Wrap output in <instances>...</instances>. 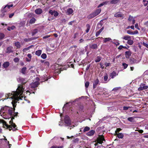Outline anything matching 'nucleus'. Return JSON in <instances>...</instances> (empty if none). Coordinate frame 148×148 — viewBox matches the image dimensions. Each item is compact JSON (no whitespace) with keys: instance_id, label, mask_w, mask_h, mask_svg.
<instances>
[{"instance_id":"nucleus-1","label":"nucleus","mask_w":148,"mask_h":148,"mask_svg":"<svg viewBox=\"0 0 148 148\" xmlns=\"http://www.w3.org/2000/svg\"><path fill=\"white\" fill-rule=\"evenodd\" d=\"M24 90V88H23L22 85L21 84L18 85V88L16 91L13 92V93H8V96L9 97L12 95V96L11 97V98L13 99V101H18L19 99H22V98H23V97L22 96L21 98L20 96H18L20 94L21 95L23 93Z\"/></svg>"},{"instance_id":"nucleus-2","label":"nucleus","mask_w":148,"mask_h":148,"mask_svg":"<svg viewBox=\"0 0 148 148\" xmlns=\"http://www.w3.org/2000/svg\"><path fill=\"white\" fill-rule=\"evenodd\" d=\"M13 4H7L5 6H3L1 10L0 17L3 18L7 14V12L9 11L10 7L13 6Z\"/></svg>"},{"instance_id":"nucleus-3","label":"nucleus","mask_w":148,"mask_h":148,"mask_svg":"<svg viewBox=\"0 0 148 148\" xmlns=\"http://www.w3.org/2000/svg\"><path fill=\"white\" fill-rule=\"evenodd\" d=\"M10 123L11 124L10 125H7L6 123H3V126L4 128H6L8 129L9 128H11L12 127H13L14 128H15V127L16 126V125L14 123H13L12 121L11 120L10 121Z\"/></svg>"},{"instance_id":"nucleus-4","label":"nucleus","mask_w":148,"mask_h":148,"mask_svg":"<svg viewBox=\"0 0 148 148\" xmlns=\"http://www.w3.org/2000/svg\"><path fill=\"white\" fill-rule=\"evenodd\" d=\"M64 123H65L64 125L66 126H70L71 124V122L70 119L68 116L66 115L64 118Z\"/></svg>"},{"instance_id":"nucleus-5","label":"nucleus","mask_w":148,"mask_h":148,"mask_svg":"<svg viewBox=\"0 0 148 148\" xmlns=\"http://www.w3.org/2000/svg\"><path fill=\"white\" fill-rule=\"evenodd\" d=\"M148 88V86L144 84H141L140 85V87L138 88L139 91L145 90Z\"/></svg>"},{"instance_id":"nucleus-6","label":"nucleus","mask_w":148,"mask_h":148,"mask_svg":"<svg viewBox=\"0 0 148 148\" xmlns=\"http://www.w3.org/2000/svg\"><path fill=\"white\" fill-rule=\"evenodd\" d=\"M121 130H116L115 131V135H116L119 138H122L123 137V135L122 133H119Z\"/></svg>"},{"instance_id":"nucleus-7","label":"nucleus","mask_w":148,"mask_h":148,"mask_svg":"<svg viewBox=\"0 0 148 148\" xmlns=\"http://www.w3.org/2000/svg\"><path fill=\"white\" fill-rule=\"evenodd\" d=\"M13 47L12 46H9L7 47L5 52L9 54L13 52Z\"/></svg>"},{"instance_id":"nucleus-8","label":"nucleus","mask_w":148,"mask_h":148,"mask_svg":"<svg viewBox=\"0 0 148 148\" xmlns=\"http://www.w3.org/2000/svg\"><path fill=\"white\" fill-rule=\"evenodd\" d=\"M103 141H105V140L103 135L102 136L99 137L97 140V143L101 144H102V143H103Z\"/></svg>"},{"instance_id":"nucleus-9","label":"nucleus","mask_w":148,"mask_h":148,"mask_svg":"<svg viewBox=\"0 0 148 148\" xmlns=\"http://www.w3.org/2000/svg\"><path fill=\"white\" fill-rule=\"evenodd\" d=\"M9 107L5 106V107H3L2 108H1V110L0 111V114H1V112H2L3 113H4L5 112L7 111L9 109Z\"/></svg>"},{"instance_id":"nucleus-10","label":"nucleus","mask_w":148,"mask_h":148,"mask_svg":"<svg viewBox=\"0 0 148 148\" xmlns=\"http://www.w3.org/2000/svg\"><path fill=\"white\" fill-rule=\"evenodd\" d=\"M95 133V131L94 130H90V131L86 133V135L88 136H93Z\"/></svg>"},{"instance_id":"nucleus-11","label":"nucleus","mask_w":148,"mask_h":148,"mask_svg":"<svg viewBox=\"0 0 148 148\" xmlns=\"http://www.w3.org/2000/svg\"><path fill=\"white\" fill-rule=\"evenodd\" d=\"M114 15L115 17L117 18L122 17V18H123V14L120 13V12H118L117 13H116L114 14Z\"/></svg>"},{"instance_id":"nucleus-12","label":"nucleus","mask_w":148,"mask_h":148,"mask_svg":"<svg viewBox=\"0 0 148 148\" xmlns=\"http://www.w3.org/2000/svg\"><path fill=\"white\" fill-rule=\"evenodd\" d=\"M35 13L37 14H40L42 12V10L41 8H37L35 10Z\"/></svg>"},{"instance_id":"nucleus-13","label":"nucleus","mask_w":148,"mask_h":148,"mask_svg":"<svg viewBox=\"0 0 148 148\" xmlns=\"http://www.w3.org/2000/svg\"><path fill=\"white\" fill-rule=\"evenodd\" d=\"M99 83V80L98 79H97L94 82L93 84V88L95 89L97 87V85Z\"/></svg>"},{"instance_id":"nucleus-14","label":"nucleus","mask_w":148,"mask_h":148,"mask_svg":"<svg viewBox=\"0 0 148 148\" xmlns=\"http://www.w3.org/2000/svg\"><path fill=\"white\" fill-rule=\"evenodd\" d=\"M131 52L130 51H127L125 52V57L127 58H129L130 56L131 55Z\"/></svg>"},{"instance_id":"nucleus-15","label":"nucleus","mask_w":148,"mask_h":148,"mask_svg":"<svg viewBox=\"0 0 148 148\" xmlns=\"http://www.w3.org/2000/svg\"><path fill=\"white\" fill-rule=\"evenodd\" d=\"M96 16L95 15V14H94V12H93L92 13L89 14L87 18L89 19H90L92 18H93L94 17H95Z\"/></svg>"},{"instance_id":"nucleus-16","label":"nucleus","mask_w":148,"mask_h":148,"mask_svg":"<svg viewBox=\"0 0 148 148\" xmlns=\"http://www.w3.org/2000/svg\"><path fill=\"white\" fill-rule=\"evenodd\" d=\"M8 114L10 115L11 117V116H13V110L12 108H10L8 110Z\"/></svg>"},{"instance_id":"nucleus-17","label":"nucleus","mask_w":148,"mask_h":148,"mask_svg":"<svg viewBox=\"0 0 148 148\" xmlns=\"http://www.w3.org/2000/svg\"><path fill=\"white\" fill-rule=\"evenodd\" d=\"M117 75V74H116V72L113 71L110 74V76L112 78H113Z\"/></svg>"},{"instance_id":"nucleus-18","label":"nucleus","mask_w":148,"mask_h":148,"mask_svg":"<svg viewBox=\"0 0 148 148\" xmlns=\"http://www.w3.org/2000/svg\"><path fill=\"white\" fill-rule=\"evenodd\" d=\"M10 65L9 62H5L3 64V66L4 68H7Z\"/></svg>"},{"instance_id":"nucleus-19","label":"nucleus","mask_w":148,"mask_h":148,"mask_svg":"<svg viewBox=\"0 0 148 148\" xmlns=\"http://www.w3.org/2000/svg\"><path fill=\"white\" fill-rule=\"evenodd\" d=\"M101 10V9L100 8H99L97 9L93 12L95 14L96 16L98 15L100 12Z\"/></svg>"},{"instance_id":"nucleus-20","label":"nucleus","mask_w":148,"mask_h":148,"mask_svg":"<svg viewBox=\"0 0 148 148\" xmlns=\"http://www.w3.org/2000/svg\"><path fill=\"white\" fill-rule=\"evenodd\" d=\"M73 10L72 8H68L66 11V13L67 14H71L72 13Z\"/></svg>"},{"instance_id":"nucleus-21","label":"nucleus","mask_w":148,"mask_h":148,"mask_svg":"<svg viewBox=\"0 0 148 148\" xmlns=\"http://www.w3.org/2000/svg\"><path fill=\"white\" fill-rule=\"evenodd\" d=\"M120 0H112L110 1V3L112 4H115L119 2Z\"/></svg>"},{"instance_id":"nucleus-22","label":"nucleus","mask_w":148,"mask_h":148,"mask_svg":"<svg viewBox=\"0 0 148 148\" xmlns=\"http://www.w3.org/2000/svg\"><path fill=\"white\" fill-rule=\"evenodd\" d=\"M122 39L128 41L130 39H131V37L128 35L125 36L122 38Z\"/></svg>"},{"instance_id":"nucleus-23","label":"nucleus","mask_w":148,"mask_h":148,"mask_svg":"<svg viewBox=\"0 0 148 148\" xmlns=\"http://www.w3.org/2000/svg\"><path fill=\"white\" fill-rule=\"evenodd\" d=\"M42 53L41 50H38L36 51L35 54L38 56H40Z\"/></svg>"},{"instance_id":"nucleus-24","label":"nucleus","mask_w":148,"mask_h":148,"mask_svg":"<svg viewBox=\"0 0 148 148\" xmlns=\"http://www.w3.org/2000/svg\"><path fill=\"white\" fill-rule=\"evenodd\" d=\"M108 75L107 74H106L104 76V80L105 82H104V83H106L108 82L107 81L108 79Z\"/></svg>"},{"instance_id":"nucleus-25","label":"nucleus","mask_w":148,"mask_h":148,"mask_svg":"<svg viewBox=\"0 0 148 148\" xmlns=\"http://www.w3.org/2000/svg\"><path fill=\"white\" fill-rule=\"evenodd\" d=\"M27 68L26 67H24L21 70V72L23 74H25L26 73V70Z\"/></svg>"},{"instance_id":"nucleus-26","label":"nucleus","mask_w":148,"mask_h":148,"mask_svg":"<svg viewBox=\"0 0 148 148\" xmlns=\"http://www.w3.org/2000/svg\"><path fill=\"white\" fill-rule=\"evenodd\" d=\"M86 33H88V32L89 31V30L90 29V25L88 24H87L86 25Z\"/></svg>"},{"instance_id":"nucleus-27","label":"nucleus","mask_w":148,"mask_h":148,"mask_svg":"<svg viewBox=\"0 0 148 148\" xmlns=\"http://www.w3.org/2000/svg\"><path fill=\"white\" fill-rule=\"evenodd\" d=\"M16 103H17V101H12V103L13 105V106L14 108V109H13V110L14 111V110H15V107H16Z\"/></svg>"},{"instance_id":"nucleus-28","label":"nucleus","mask_w":148,"mask_h":148,"mask_svg":"<svg viewBox=\"0 0 148 148\" xmlns=\"http://www.w3.org/2000/svg\"><path fill=\"white\" fill-rule=\"evenodd\" d=\"M135 131H138L137 132L134 133L135 134H140L142 133L143 132V130H135Z\"/></svg>"},{"instance_id":"nucleus-29","label":"nucleus","mask_w":148,"mask_h":148,"mask_svg":"<svg viewBox=\"0 0 148 148\" xmlns=\"http://www.w3.org/2000/svg\"><path fill=\"white\" fill-rule=\"evenodd\" d=\"M15 46L17 48H20L21 47V45L20 42H15L14 43Z\"/></svg>"},{"instance_id":"nucleus-30","label":"nucleus","mask_w":148,"mask_h":148,"mask_svg":"<svg viewBox=\"0 0 148 148\" xmlns=\"http://www.w3.org/2000/svg\"><path fill=\"white\" fill-rule=\"evenodd\" d=\"M134 43L133 40L130 39L127 41V43L130 45H132Z\"/></svg>"},{"instance_id":"nucleus-31","label":"nucleus","mask_w":148,"mask_h":148,"mask_svg":"<svg viewBox=\"0 0 148 148\" xmlns=\"http://www.w3.org/2000/svg\"><path fill=\"white\" fill-rule=\"evenodd\" d=\"M112 40L111 38H104L103 43H105L108 41H109Z\"/></svg>"},{"instance_id":"nucleus-32","label":"nucleus","mask_w":148,"mask_h":148,"mask_svg":"<svg viewBox=\"0 0 148 148\" xmlns=\"http://www.w3.org/2000/svg\"><path fill=\"white\" fill-rule=\"evenodd\" d=\"M36 21V19L34 18H32L30 21L29 23L30 24H32L34 23Z\"/></svg>"},{"instance_id":"nucleus-33","label":"nucleus","mask_w":148,"mask_h":148,"mask_svg":"<svg viewBox=\"0 0 148 148\" xmlns=\"http://www.w3.org/2000/svg\"><path fill=\"white\" fill-rule=\"evenodd\" d=\"M134 117H129L127 119V120L132 122H134Z\"/></svg>"},{"instance_id":"nucleus-34","label":"nucleus","mask_w":148,"mask_h":148,"mask_svg":"<svg viewBox=\"0 0 148 148\" xmlns=\"http://www.w3.org/2000/svg\"><path fill=\"white\" fill-rule=\"evenodd\" d=\"M91 48L93 49H97V44H93L91 46Z\"/></svg>"},{"instance_id":"nucleus-35","label":"nucleus","mask_w":148,"mask_h":148,"mask_svg":"<svg viewBox=\"0 0 148 148\" xmlns=\"http://www.w3.org/2000/svg\"><path fill=\"white\" fill-rule=\"evenodd\" d=\"M114 42H113V43L116 46L119 45H120V43L118 40H114Z\"/></svg>"},{"instance_id":"nucleus-36","label":"nucleus","mask_w":148,"mask_h":148,"mask_svg":"<svg viewBox=\"0 0 148 148\" xmlns=\"http://www.w3.org/2000/svg\"><path fill=\"white\" fill-rule=\"evenodd\" d=\"M130 62L131 64H134L136 63V60L134 58L130 59Z\"/></svg>"},{"instance_id":"nucleus-37","label":"nucleus","mask_w":148,"mask_h":148,"mask_svg":"<svg viewBox=\"0 0 148 148\" xmlns=\"http://www.w3.org/2000/svg\"><path fill=\"white\" fill-rule=\"evenodd\" d=\"M101 60V57L100 56H98L96 59H95V61L96 62H99Z\"/></svg>"},{"instance_id":"nucleus-38","label":"nucleus","mask_w":148,"mask_h":148,"mask_svg":"<svg viewBox=\"0 0 148 148\" xmlns=\"http://www.w3.org/2000/svg\"><path fill=\"white\" fill-rule=\"evenodd\" d=\"M15 28V26H12L11 27H8L7 28V29L8 30L10 31L11 29L13 30Z\"/></svg>"},{"instance_id":"nucleus-39","label":"nucleus","mask_w":148,"mask_h":148,"mask_svg":"<svg viewBox=\"0 0 148 148\" xmlns=\"http://www.w3.org/2000/svg\"><path fill=\"white\" fill-rule=\"evenodd\" d=\"M67 65L69 67L70 66H71V67L72 68H74V66L73 64L71 62H70L69 63H68Z\"/></svg>"},{"instance_id":"nucleus-40","label":"nucleus","mask_w":148,"mask_h":148,"mask_svg":"<svg viewBox=\"0 0 148 148\" xmlns=\"http://www.w3.org/2000/svg\"><path fill=\"white\" fill-rule=\"evenodd\" d=\"M47 56V55L45 53H43L42 54L41 57L42 58L45 59L46 58Z\"/></svg>"},{"instance_id":"nucleus-41","label":"nucleus","mask_w":148,"mask_h":148,"mask_svg":"<svg viewBox=\"0 0 148 148\" xmlns=\"http://www.w3.org/2000/svg\"><path fill=\"white\" fill-rule=\"evenodd\" d=\"M5 35L3 33H0V40L3 39Z\"/></svg>"},{"instance_id":"nucleus-42","label":"nucleus","mask_w":148,"mask_h":148,"mask_svg":"<svg viewBox=\"0 0 148 148\" xmlns=\"http://www.w3.org/2000/svg\"><path fill=\"white\" fill-rule=\"evenodd\" d=\"M62 146H53L51 147L50 148H63Z\"/></svg>"},{"instance_id":"nucleus-43","label":"nucleus","mask_w":148,"mask_h":148,"mask_svg":"<svg viewBox=\"0 0 148 148\" xmlns=\"http://www.w3.org/2000/svg\"><path fill=\"white\" fill-rule=\"evenodd\" d=\"M18 114V112L14 113V114H13V116H11V117H12L11 119H12V120L13 119H14V117H16H16L17 116V115Z\"/></svg>"},{"instance_id":"nucleus-44","label":"nucleus","mask_w":148,"mask_h":148,"mask_svg":"<svg viewBox=\"0 0 148 148\" xmlns=\"http://www.w3.org/2000/svg\"><path fill=\"white\" fill-rule=\"evenodd\" d=\"M89 82H86L85 83V86L86 88H87L89 86Z\"/></svg>"},{"instance_id":"nucleus-45","label":"nucleus","mask_w":148,"mask_h":148,"mask_svg":"<svg viewBox=\"0 0 148 148\" xmlns=\"http://www.w3.org/2000/svg\"><path fill=\"white\" fill-rule=\"evenodd\" d=\"M37 33V30L35 29L32 32V36H34Z\"/></svg>"},{"instance_id":"nucleus-46","label":"nucleus","mask_w":148,"mask_h":148,"mask_svg":"<svg viewBox=\"0 0 148 148\" xmlns=\"http://www.w3.org/2000/svg\"><path fill=\"white\" fill-rule=\"evenodd\" d=\"M122 65L123 66L124 69H126L128 66V64L125 63L122 64Z\"/></svg>"},{"instance_id":"nucleus-47","label":"nucleus","mask_w":148,"mask_h":148,"mask_svg":"<svg viewBox=\"0 0 148 148\" xmlns=\"http://www.w3.org/2000/svg\"><path fill=\"white\" fill-rule=\"evenodd\" d=\"M102 24L100 23H99L97 24V25L96 28L97 29H99V28H100L102 26Z\"/></svg>"},{"instance_id":"nucleus-48","label":"nucleus","mask_w":148,"mask_h":148,"mask_svg":"<svg viewBox=\"0 0 148 148\" xmlns=\"http://www.w3.org/2000/svg\"><path fill=\"white\" fill-rule=\"evenodd\" d=\"M32 38H25L24 39V41L25 42H28L32 40Z\"/></svg>"},{"instance_id":"nucleus-49","label":"nucleus","mask_w":148,"mask_h":148,"mask_svg":"<svg viewBox=\"0 0 148 148\" xmlns=\"http://www.w3.org/2000/svg\"><path fill=\"white\" fill-rule=\"evenodd\" d=\"M127 33L128 34H134V32H131L130 30H128L127 31Z\"/></svg>"},{"instance_id":"nucleus-50","label":"nucleus","mask_w":148,"mask_h":148,"mask_svg":"<svg viewBox=\"0 0 148 148\" xmlns=\"http://www.w3.org/2000/svg\"><path fill=\"white\" fill-rule=\"evenodd\" d=\"M105 4V2H103L102 3H101L99 4L98 6V8L101 7V6Z\"/></svg>"},{"instance_id":"nucleus-51","label":"nucleus","mask_w":148,"mask_h":148,"mask_svg":"<svg viewBox=\"0 0 148 148\" xmlns=\"http://www.w3.org/2000/svg\"><path fill=\"white\" fill-rule=\"evenodd\" d=\"M19 59L17 58H15L14 59V61L15 62H17L19 61Z\"/></svg>"},{"instance_id":"nucleus-52","label":"nucleus","mask_w":148,"mask_h":148,"mask_svg":"<svg viewBox=\"0 0 148 148\" xmlns=\"http://www.w3.org/2000/svg\"><path fill=\"white\" fill-rule=\"evenodd\" d=\"M58 12H57L55 11L54 12V13L53 14L54 16L55 17H56V16H58Z\"/></svg>"},{"instance_id":"nucleus-53","label":"nucleus","mask_w":148,"mask_h":148,"mask_svg":"<svg viewBox=\"0 0 148 148\" xmlns=\"http://www.w3.org/2000/svg\"><path fill=\"white\" fill-rule=\"evenodd\" d=\"M133 19V16H131V15H130L129 16L128 20L129 21H130L132 20Z\"/></svg>"},{"instance_id":"nucleus-54","label":"nucleus","mask_w":148,"mask_h":148,"mask_svg":"<svg viewBox=\"0 0 148 148\" xmlns=\"http://www.w3.org/2000/svg\"><path fill=\"white\" fill-rule=\"evenodd\" d=\"M105 64V65L106 66V67L108 66H110L111 65V64L110 63H106V62Z\"/></svg>"},{"instance_id":"nucleus-55","label":"nucleus","mask_w":148,"mask_h":148,"mask_svg":"<svg viewBox=\"0 0 148 148\" xmlns=\"http://www.w3.org/2000/svg\"><path fill=\"white\" fill-rule=\"evenodd\" d=\"M130 108V107H127V106H124L123 107V110H127L129 108Z\"/></svg>"},{"instance_id":"nucleus-56","label":"nucleus","mask_w":148,"mask_h":148,"mask_svg":"<svg viewBox=\"0 0 148 148\" xmlns=\"http://www.w3.org/2000/svg\"><path fill=\"white\" fill-rule=\"evenodd\" d=\"M55 11H53L51 10H50L49 11V13L51 15H53Z\"/></svg>"},{"instance_id":"nucleus-57","label":"nucleus","mask_w":148,"mask_h":148,"mask_svg":"<svg viewBox=\"0 0 148 148\" xmlns=\"http://www.w3.org/2000/svg\"><path fill=\"white\" fill-rule=\"evenodd\" d=\"M79 140V139L78 138H77L74 139L73 141L75 143L77 142Z\"/></svg>"},{"instance_id":"nucleus-58","label":"nucleus","mask_w":148,"mask_h":148,"mask_svg":"<svg viewBox=\"0 0 148 148\" xmlns=\"http://www.w3.org/2000/svg\"><path fill=\"white\" fill-rule=\"evenodd\" d=\"M64 123L63 122H59V125L60 126H62L64 125Z\"/></svg>"},{"instance_id":"nucleus-59","label":"nucleus","mask_w":148,"mask_h":148,"mask_svg":"<svg viewBox=\"0 0 148 148\" xmlns=\"http://www.w3.org/2000/svg\"><path fill=\"white\" fill-rule=\"evenodd\" d=\"M135 27L138 30H140V29L138 27V23H136L135 24Z\"/></svg>"},{"instance_id":"nucleus-60","label":"nucleus","mask_w":148,"mask_h":148,"mask_svg":"<svg viewBox=\"0 0 148 148\" xmlns=\"http://www.w3.org/2000/svg\"><path fill=\"white\" fill-rule=\"evenodd\" d=\"M14 13H12L9 14V17L10 18H11L14 16Z\"/></svg>"},{"instance_id":"nucleus-61","label":"nucleus","mask_w":148,"mask_h":148,"mask_svg":"<svg viewBox=\"0 0 148 148\" xmlns=\"http://www.w3.org/2000/svg\"><path fill=\"white\" fill-rule=\"evenodd\" d=\"M18 79L21 80V82L23 83L24 82V79L23 78H21V77H19Z\"/></svg>"},{"instance_id":"nucleus-62","label":"nucleus","mask_w":148,"mask_h":148,"mask_svg":"<svg viewBox=\"0 0 148 148\" xmlns=\"http://www.w3.org/2000/svg\"><path fill=\"white\" fill-rule=\"evenodd\" d=\"M123 48V45H120L118 48V49L121 50Z\"/></svg>"},{"instance_id":"nucleus-63","label":"nucleus","mask_w":148,"mask_h":148,"mask_svg":"<svg viewBox=\"0 0 148 148\" xmlns=\"http://www.w3.org/2000/svg\"><path fill=\"white\" fill-rule=\"evenodd\" d=\"M143 44L144 46H146L147 48H148V44H147L144 42H143Z\"/></svg>"},{"instance_id":"nucleus-64","label":"nucleus","mask_w":148,"mask_h":148,"mask_svg":"<svg viewBox=\"0 0 148 148\" xmlns=\"http://www.w3.org/2000/svg\"><path fill=\"white\" fill-rule=\"evenodd\" d=\"M144 24L146 26L148 27V21L144 23Z\"/></svg>"}]
</instances>
